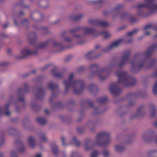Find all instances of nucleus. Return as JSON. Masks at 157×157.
I'll list each match as a JSON object with an SVG mask.
<instances>
[{"label": "nucleus", "mask_w": 157, "mask_h": 157, "mask_svg": "<svg viewBox=\"0 0 157 157\" xmlns=\"http://www.w3.org/2000/svg\"><path fill=\"white\" fill-rule=\"evenodd\" d=\"M144 0L146 2V4H140V7H145L152 11L155 10L157 9V5L153 2V0Z\"/></svg>", "instance_id": "obj_1"}, {"label": "nucleus", "mask_w": 157, "mask_h": 157, "mask_svg": "<svg viewBox=\"0 0 157 157\" xmlns=\"http://www.w3.org/2000/svg\"><path fill=\"white\" fill-rule=\"evenodd\" d=\"M33 53V51L28 48L23 49L21 51V58L25 57L28 55L32 54Z\"/></svg>", "instance_id": "obj_2"}, {"label": "nucleus", "mask_w": 157, "mask_h": 157, "mask_svg": "<svg viewBox=\"0 0 157 157\" xmlns=\"http://www.w3.org/2000/svg\"><path fill=\"white\" fill-rule=\"evenodd\" d=\"M29 145L31 147H34L35 145V140L33 137H30L28 140Z\"/></svg>", "instance_id": "obj_3"}, {"label": "nucleus", "mask_w": 157, "mask_h": 157, "mask_svg": "<svg viewBox=\"0 0 157 157\" xmlns=\"http://www.w3.org/2000/svg\"><path fill=\"white\" fill-rule=\"evenodd\" d=\"M74 76V75L73 74H70L68 78L69 81H65L64 82L65 85L66 86H68L69 85L70 83V81L72 79Z\"/></svg>", "instance_id": "obj_4"}, {"label": "nucleus", "mask_w": 157, "mask_h": 157, "mask_svg": "<svg viewBox=\"0 0 157 157\" xmlns=\"http://www.w3.org/2000/svg\"><path fill=\"white\" fill-rule=\"evenodd\" d=\"M102 34L105 38H108L111 36V34L109 32L106 31L102 32Z\"/></svg>", "instance_id": "obj_5"}, {"label": "nucleus", "mask_w": 157, "mask_h": 157, "mask_svg": "<svg viewBox=\"0 0 157 157\" xmlns=\"http://www.w3.org/2000/svg\"><path fill=\"white\" fill-rule=\"evenodd\" d=\"M115 148L117 151H121L123 149V148L121 145L117 144L115 146Z\"/></svg>", "instance_id": "obj_6"}, {"label": "nucleus", "mask_w": 157, "mask_h": 157, "mask_svg": "<svg viewBox=\"0 0 157 157\" xmlns=\"http://www.w3.org/2000/svg\"><path fill=\"white\" fill-rule=\"evenodd\" d=\"M120 43L119 41H116L113 42L112 44V47H116L118 46Z\"/></svg>", "instance_id": "obj_7"}, {"label": "nucleus", "mask_w": 157, "mask_h": 157, "mask_svg": "<svg viewBox=\"0 0 157 157\" xmlns=\"http://www.w3.org/2000/svg\"><path fill=\"white\" fill-rule=\"evenodd\" d=\"M109 89L110 91L113 93V90H116V88L114 86H111L109 87Z\"/></svg>", "instance_id": "obj_8"}, {"label": "nucleus", "mask_w": 157, "mask_h": 157, "mask_svg": "<svg viewBox=\"0 0 157 157\" xmlns=\"http://www.w3.org/2000/svg\"><path fill=\"white\" fill-rule=\"evenodd\" d=\"M98 155V152L96 151L93 152L91 155V157H97Z\"/></svg>", "instance_id": "obj_9"}, {"label": "nucleus", "mask_w": 157, "mask_h": 157, "mask_svg": "<svg viewBox=\"0 0 157 157\" xmlns=\"http://www.w3.org/2000/svg\"><path fill=\"white\" fill-rule=\"evenodd\" d=\"M37 121L40 123H43V120L41 118H38L37 119Z\"/></svg>", "instance_id": "obj_10"}, {"label": "nucleus", "mask_w": 157, "mask_h": 157, "mask_svg": "<svg viewBox=\"0 0 157 157\" xmlns=\"http://www.w3.org/2000/svg\"><path fill=\"white\" fill-rule=\"evenodd\" d=\"M157 89V81L156 82V83L154 85L153 88V90L154 92H155V91Z\"/></svg>", "instance_id": "obj_11"}, {"label": "nucleus", "mask_w": 157, "mask_h": 157, "mask_svg": "<svg viewBox=\"0 0 157 157\" xmlns=\"http://www.w3.org/2000/svg\"><path fill=\"white\" fill-rule=\"evenodd\" d=\"M85 30L87 33L90 32L91 31V29L89 28H86L85 29Z\"/></svg>", "instance_id": "obj_12"}, {"label": "nucleus", "mask_w": 157, "mask_h": 157, "mask_svg": "<svg viewBox=\"0 0 157 157\" xmlns=\"http://www.w3.org/2000/svg\"><path fill=\"white\" fill-rule=\"evenodd\" d=\"M103 154L104 155L106 156L109 153L108 151H105L103 152Z\"/></svg>", "instance_id": "obj_13"}, {"label": "nucleus", "mask_w": 157, "mask_h": 157, "mask_svg": "<svg viewBox=\"0 0 157 157\" xmlns=\"http://www.w3.org/2000/svg\"><path fill=\"white\" fill-rule=\"evenodd\" d=\"M133 32H129L128 33V35L129 36H131L133 34Z\"/></svg>", "instance_id": "obj_14"}, {"label": "nucleus", "mask_w": 157, "mask_h": 157, "mask_svg": "<svg viewBox=\"0 0 157 157\" xmlns=\"http://www.w3.org/2000/svg\"><path fill=\"white\" fill-rule=\"evenodd\" d=\"M35 157H42V156L41 154H38L36 155Z\"/></svg>", "instance_id": "obj_15"}, {"label": "nucleus", "mask_w": 157, "mask_h": 157, "mask_svg": "<svg viewBox=\"0 0 157 157\" xmlns=\"http://www.w3.org/2000/svg\"><path fill=\"white\" fill-rule=\"evenodd\" d=\"M101 24L102 26H104L106 25V23L104 22H102L101 23Z\"/></svg>", "instance_id": "obj_16"}, {"label": "nucleus", "mask_w": 157, "mask_h": 157, "mask_svg": "<svg viewBox=\"0 0 157 157\" xmlns=\"http://www.w3.org/2000/svg\"><path fill=\"white\" fill-rule=\"evenodd\" d=\"M105 135V133H102V134H101L99 135L100 136H104V135Z\"/></svg>", "instance_id": "obj_17"}, {"label": "nucleus", "mask_w": 157, "mask_h": 157, "mask_svg": "<svg viewBox=\"0 0 157 157\" xmlns=\"http://www.w3.org/2000/svg\"><path fill=\"white\" fill-rule=\"evenodd\" d=\"M41 140L43 141H44V140H46V139L45 137H44L43 138V139H41Z\"/></svg>", "instance_id": "obj_18"}, {"label": "nucleus", "mask_w": 157, "mask_h": 157, "mask_svg": "<svg viewBox=\"0 0 157 157\" xmlns=\"http://www.w3.org/2000/svg\"><path fill=\"white\" fill-rule=\"evenodd\" d=\"M9 113H9V112H7L6 113V115H9Z\"/></svg>", "instance_id": "obj_19"}, {"label": "nucleus", "mask_w": 157, "mask_h": 157, "mask_svg": "<svg viewBox=\"0 0 157 157\" xmlns=\"http://www.w3.org/2000/svg\"><path fill=\"white\" fill-rule=\"evenodd\" d=\"M146 34L147 35H148L149 34V33H146Z\"/></svg>", "instance_id": "obj_20"}, {"label": "nucleus", "mask_w": 157, "mask_h": 157, "mask_svg": "<svg viewBox=\"0 0 157 157\" xmlns=\"http://www.w3.org/2000/svg\"><path fill=\"white\" fill-rule=\"evenodd\" d=\"M13 155V153H11V156H12V155Z\"/></svg>", "instance_id": "obj_21"}, {"label": "nucleus", "mask_w": 157, "mask_h": 157, "mask_svg": "<svg viewBox=\"0 0 157 157\" xmlns=\"http://www.w3.org/2000/svg\"><path fill=\"white\" fill-rule=\"evenodd\" d=\"M6 65V63H4V64H3L2 65Z\"/></svg>", "instance_id": "obj_22"}, {"label": "nucleus", "mask_w": 157, "mask_h": 157, "mask_svg": "<svg viewBox=\"0 0 157 157\" xmlns=\"http://www.w3.org/2000/svg\"><path fill=\"white\" fill-rule=\"evenodd\" d=\"M121 78L120 77V79H119V81H120L121 80Z\"/></svg>", "instance_id": "obj_23"}, {"label": "nucleus", "mask_w": 157, "mask_h": 157, "mask_svg": "<svg viewBox=\"0 0 157 157\" xmlns=\"http://www.w3.org/2000/svg\"><path fill=\"white\" fill-rule=\"evenodd\" d=\"M100 78L101 79H102V78H101V77H100Z\"/></svg>", "instance_id": "obj_24"}, {"label": "nucleus", "mask_w": 157, "mask_h": 157, "mask_svg": "<svg viewBox=\"0 0 157 157\" xmlns=\"http://www.w3.org/2000/svg\"><path fill=\"white\" fill-rule=\"evenodd\" d=\"M86 149H87V148L86 147Z\"/></svg>", "instance_id": "obj_25"}, {"label": "nucleus", "mask_w": 157, "mask_h": 157, "mask_svg": "<svg viewBox=\"0 0 157 157\" xmlns=\"http://www.w3.org/2000/svg\"><path fill=\"white\" fill-rule=\"evenodd\" d=\"M123 76H123V75H122V77H123Z\"/></svg>", "instance_id": "obj_26"}]
</instances>
